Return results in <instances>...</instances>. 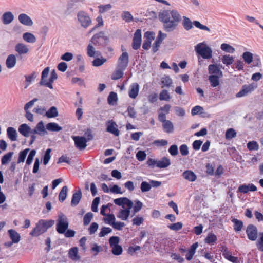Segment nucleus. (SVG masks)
<instances>
[{
  "label": "nucleus",
  "instance_id": "1",
  "mask_svg": "<svg viewBox=\"0 0 263 263\" xmlns=\"http://www.w3.org/2000/svg\"><path fill=\"white\" fill-rule=\"evenodd\" d=\"M159 18L163 23L164 30L170 32L175 29L181 16L176 10H163L159 13Z\"/></svg>",
  "mask_w": 263,
  "mask_h": 263
},
{
  "label": "nucleus",
  "instance_id": "2",
  "mask_svg": "<svg viewBox=\"0 0 263 263\" xmlns=\"http://www.w3.org/2000/svg\"><path fill=\"white\" fill-rule=\"evenodd\" d=\"M114 202L116 205L121 206L117 216L122 220H126L128 219L130 213V210L133 207V202L125 197L119 198L114 199Z\"/></svg>",
  "mask_w": 263,
  "mask_h": 263
},
{
  "label": "nucleus",
  "instance_id": "3",
  "mask_svg": "<svg viewBox=\"0 0 263 263\" xmlns=\"http://www.w3.org/2000/svg\"><path fill=\"white\" fill-rule=\"evenodd\" d=\"M55 221L53 220H40L36 224L35 228L30 233V235L37 237L44 233L49 228L54 224Z\"/></svg>",
  "mask_w": 263,
  "mask_h": 263
},
{
  "label": "nucleus",
  "instance_id": "4",
  "mask_svg": "<svg viewBox=\"0 0 263 263\" xmlns=\"http://www.w3.org/2000/svg\"><path fill=\"white\" fill-rule=\"evenodd\" d=\"M194 48L196 54L204 59H210L212 57V50L205 41L197 44Z\"/></svg>",
  "mask_w": 263,
  "mask_h": 263
},
{
  "label": "nucleus",
  "instance_id": "5",
  "mask_svg": "<svg viewBox=\"0 0 263 263\" xmlns=\"http://www.w3.org/2000/svg\"><path fill=\"white\" fill-rule=\"evenodd\" d=\"M69 222L67 217L62 212H59L57 220L56 230L60 234H64L67 230Z\"/></svg>",
  "mask_w": 263,
  "mask_h": 263
},
{
  "label": "nucleus",
  "instance_id": "6",
  "mask_svg": "<svg viewBox=\"0 0 263 263\" xmlns=\"http://www.w3.org/2000/svg\"><path fill=\"white\" fill-rule=\"evenodd\" d=\"M182 24L184 28L187 31L192 29L193 27V25H194L196 28L200 30L210 32V28L206 26L202 25L198 21H194L193 22H192L191 20L186 16H183Z\"/></svg>",
  "mask_w": 263,
  "mask_h": 263
},
{
  "label": "nucleus",
  "instance_id": "7",
  "mask_svg": "<svg viewBox=\"0 0 263 263\" xmlns=\"http://www.w3.org/2000/svg\"><path fill=\"white\" fill-rule=\"evenodd\" d=\"M87 139L82 136H72V138L74 142L76 147L79 150H82L87 146V142L92 139V135L89 129L85 133Z\"/></svg>",
  "mask_w": 263,
  "mask_h": 263
},
{
  "label": "nucleus",
  "instance_id": "8",
  "mask_svg": "<svg viewBox=\"0 0 263 263\" xmlns=\"http://www.w3.org/2000/svg\"><path fill=\"white\" fill-rule=\"evenodd\" d=\"M77 18L83 28L86 29L92 24V20L89 15L83 10L79 11L77 13Z\"/></svg>",
  "mask_w": 263,
  "mask_h": 263
},
{
  "label": "nucleus",
  "instance_id": "9",
  "mask_svg": "<svg viewBox=\"0 0 263 263\" xmlns=\"http://www.w3.org/2000/svg\"><path fill=\"white\" fill-rule=\"evenodd\" d=\"M120 238L118 236H111L109 239V243L111 249V253L115 255H120L122 253V247L119 245Z\"/></svg>",
  "mask_w": 263,
  "mask_h": 263
},
{
  "label": "nucleus",
  "instance_id": "10",
  "mask_svg": "<svg viewBox=\"0 0 263 263\" xmlns=\"http://www.w3.org/2000/svg\"><path fill=\"white\" fill-rule=\"evenodd\" d=\"M257 87V84L255 83L244 85L242 86L241 90L236 94V97L241 98L246 96L253 92Z\"/></svg>",
  "mask_w": 263,
  "mask_h": 263
},
{
  "label": "nucleus",
  "instance_id": "11",
  "mask_svg": "<svg viewBox=\"0 0 263 263\" xmlns=\"http://www.w3.org/2000/svg\"><path fill=\"white\" fill-rule=\"evenodd\" d=\"M122 53L118 58L117 62V66L122 69H125L128 65L129 63V55L128 53L124 51L122 48Z\"/></svg>",
  "mask_w": 263,
  "mask_h": 263
},
{
  "label": "nucleus",
  "instance_id": "12",
  "mask_svg": "<svg viewBox=\"0 0 263 263\" xmlns=\"http://www.w3.org/2000/svg\"><path fill=\"white\" fill-rule=\"evenodd\" d=\"M106 131L116 136H118L120 132L118 128V125L112 120H109L106 123Z\"/></svg>",
  "mask_w": 263,
  "mask_h": 263
},
{
  "label": "nucleus",
  "instance_id": "13",
  "mask_svg": "<svg viewBox=\"0 0 263 263\" xmlns=\"http://www.w3.org/2000/svg\"><path fill=\"white\" fill-rule=\"evenodd\" d=\"M141 31L137 29L134 33L132 43V47L135 50L138 49L141 44Z\"/></svg>",
  "mask_w": 263,
  "mask_h": 263
},
{
  "label": "nucleus",
  "instance_id": "14",
  "mask_svg": "<svg viewBox=\"0 0 263 263\" xmlns=\"http://www.w3.org/2000/svg\"><path fill=\"white\" fill-rule=\"evenodd\" d=\"M246 233L249 239L254 241L257 237V229L252 224L249 225L246 229Z\"/></svg>",
  "mask_w": 263,
  "mask_h": 263
},
{
  "label": "nucleus",
  "instance_id": "15",
  "mask_svg": "<svg viewBox=\"0 0 263 263\" xmlns=\"http://www.w3.org/2000/svg\"><path fill=\"white\" fill-rule=\"evenodd\" d=\"M139 85L137 83H132L129 87L128 96L132 99L137 98L139 92Z\"/></svg>",
  "mask_w": 263,
  "mask_h": 263
},
{
  "label": "nucleus",
  "instance_id": "16",
  "mask_svg": "<svg viewBox=\"0 0 263 263\" xmlns=\"http://www.w3.org/2000/svg\"><path fill=\"white\" fill-rule=\"evenodd\" d=\"M19 22L23 25L31 26L33 23L31 18L25 13H21L18 16Z\"/></svg>",
  "mask_w": 263,
  "mask_h": 263
},
{
  "label": "nucleus",
  "instance_id": "17",
  "mask_svg": "<svg viewBox=\"0 0 263 263\" xmlns=\"http://www.w3.org/2000/svg\"><path fill=\"white\" fill-rule=\"evenodd\" d=\"M256 190V186L252 183L248 184H244L238 187V191L243 194L247 193L249 191L254 192Z\"/></svg>",
  "mask_w": 263,
  "mask_h": 263
},
{
  "label": "nucleus",
  "instance_id": "18",
  "mask_svg": "<svg viewBox=\"0 0 263 263\" xmlns=\"http://www.w3.org/2000/svg\"><path fill=\"white\" fill-rule=\"evenodd\" d=\"M208 71L210 74L216 75L219 77H222V72L217 65L211 64L208 66Z\"/></svg>",
  "mask_w": 263,
  "mask_h": 263
},
{
  "label": "nucleus",
  "instance_id": "19",
  "mask_svg": "<svg viewBox=\"0 0 263 263\" xmlns=\"http://www.w3.org/2000/svg\"><path fill=\"white\" fill-rule=\"evenodd\" d=\"M14 18V15L10 11L5 12L2 16V22L5 25L10 24L13 22Z\"/></svg>",
  "mask_w": 263,
  "mask_h": 263
},
{
  "label": "nucleus",
  "instance_id": "20",
  "mask_svg": "<svg viewBox=\"0 0 263 263\" xmlns=\"http://www.w3.org/2000/svg\"><path fill=\"white\" fill-rule=\"evenodd\" d=\"M220 60L221 62L227 66H229L234 62V58L230 54H224L221 55Z\"/></svg>",
  "mask_w": 263,
  "mask_h": 263
},
{
  "label": "nucleus",
  "instance_id": "21",
  "mask_svg": "<svg viewBox=\"0 0 263 263\" xmlns=\"http://www.w3.org/2000/svg\"><path fill=\"white\" fill-rule=\"evenodd\" d=\"M16 64V58L14 54H11L8 56L6 60V65L8 69L13 68Z\"/></svg>",
  "mask_w": 263,
  "mask_h": 263
},
{
  "label": "nucleus",
  "instance_id": "22",
  "mask_svg": "<svg viewBox=\"0 0 263 263\" xmlns=\"http://www.w3.org/2000/svg\"><path fill=\"white\" fill-rule=\"evenodd\" d=\"M9 236L11 241L14 243H17L21 240V236L18 233L13 229L9 230L8 231Z\"/></svg>",
  "mask_w": 263,
  "mask_h": 263
},
{
  "label": "nucleus",
  "instance_id": "23",
  "mask_svg": "<svg viewBox=\"0 0 263 263\" xmlns=\"http://www.w3.org/2000/svg\"><path fill=\"white\" fill-rule=\"evenodd\" d=\"M19 133L25 137H28L31 132V128L27 124H21L18 129Z\"/></svg>",
  "mask_w": 263,
  "mask_h": 263
},
{
  "label": "nucleus",
  "instance_id": "24",
  "mask_svg": "<svg viewBox=\"0 0 263 263\" xmlns=\"http://www.w3.org/2000/svg\"><path fill=\"white\" fill-rule=\"evenodd\" d=\"M182 177L189 181L193 182L197 179L196 175L192 171L186 170L182 173Z\"/></svg>",
  "mask_w": 263,
  "mask_h": 263
},
{
  "label": "nucleus",
  "instance_id": "25",
  "mask_svg": "<svg viewBox=\"0 0 263 263\" xmlns=\"http://www.w3.org/2000/svg\"><path fill=\"white\" fill-rule=\"evenodd\" d=\"M15 50L19 54H25L29 52L27 45L23 43L17 44L15 47Z\"/></svg>",
  "mask_w": 263,
  "mask_h": 263
},
{
  "label": "nucleus",
  "instance_id": "26",
  "mask_svg": "<svg viewBox=\"0 0 263 263\" xmlns=\"http://www.w3.org/2000/svg\"><path fill=\"white\" fill-rule=\"evenodd\" d=\"M222 255L225 258L233 263H239L238 258L232 256L231 253L227 249H224L222 251Z\"/></svg>",
  "mask_w": 263,
  "mask_h": 263
},
{
  "label": "nucleus",
  "instance_id": "27",
  "mask_svg": "<svg viewBox=\"0 0 263 263\" xmlns=\"http://www.w3.org/2000/svg\"><path fill=\"white\" fill-rule=\"evenodd\" d=\"M107 37L104 36V33L102 31L94 35L91 39V42L95 45H99L100 41L103 40H106Z\"/></svg>",
  "mask_w": 263,
  "mask_h": 263
},
{
  "label": "nucleus",
  "instance_id": "28",
  "mask_svg": "<svg viewBox=\"0 0 263 263\" xmlns=\"http://www.w3.org/2000/svg\"><path fill=\"white\" fill-rule=\"evenodd\" d=\"M82 197V193L79 189L77 192L72 195L71 204L72 206H76L79 203Z\"/></svg>",
  "mask_w": 263,
  "mask_h": 263
},
{
  "label": "nucleus",
  "instance_id": "29",
  "mask_svg": "<svg viewBox=\"0 0 263 263\" xmlns=\"http://www.w3.org/2000/svg\"><path fill=\"white\" fill-rule=\"evenodd\" d=\"M171 161L167 157H163L161 160H158L157 167L160 168H164L169 166Z\"/></svg>",
  "mask_w": 263,
  "mask_h": 263
},
{
  "label": "nucleus",
  "instance_id": "30",
  "mask_svg": "<svg viewBox=\"0 0 263 263\" xmlns=\"http://www.w3.org/2000/svg\"><path fill=\"white\" fill-rule=\"evenodd\" d=\"M7 135L8 137L12 141H15L17 140V132L16 129L12 127L7 129Z\"/></svg>",
  "mask_w": 263,
  "mask_h": 263
},
{
  "label": "nucleus",
  "instance_id": "31",
  "mask_svg": "<svg viewBox=\"0 0 263 263\" xmlns=\"http://www.w3.org/2000/svg\"><path fill=\"white\" fill-rule=\"evenodd\" d=\"M46 128L49 132H59L62 128L55 122H50L46 124Z\"/></svg>",
  "mask_w": 263,
  "mask_h": 263
},
{
  "label": "nucleus",
  "instance_id": "32",
  "mask_svg": "<svg viewBox=\"0 0 263 263\" xmlns=\"http://www.w3.org/2000/svg\"><path fill=\"white\" fill-rule=\"evenodd\" d=\"M23 40L29 43H34L36 42L35 36L31 33L26 32L23 34Z\"/></svg>",
  "mask_w": 263,
  "mask_h": 263
},
{
  "label": "nucleus",
  "instance_id": "33",
  "mask_svg": "<svg viewBox=\"0 0 263 263\" xmlns=\"http://www.w3.org/2000/svg\"><path fill=\"white\" fill-rule=\"evenodd\" d=\"M125 69H122V68H120L117 66V69L115 70V71L112 73L111 76V79L112 80H118L122 78L124 74V70Z\"/></svg>",
  "mask_w": 263,
  "mask_h": 263
},
{
  "label": "nucleus",
  "instance_id": "34",
  "mask_svg": "<svg viewBox=\"0 0 263 263\" xmlns=\"http://www.w3.org/2000/svg\"><path fill=\"white\" fill-rule=\"evenodd\" d=\"M68 254L69 257L73 260H77L80 259L78 255V248L76 247L71 248Z\"/></svg>",
  "mask_w": 263,
  "mask_h": 263
},
{
  "label": "nucleus",
  "instance_id": "35",
  "mask_svg": "<svg viewBox=\"0 0 263 263\" xmlns=\"http://www.w3.org/2000/svg\"><path fill=\"white\" fill-rule=\"evenodd\" d=\"M162 126L164 131L167 133H173L174 131V126L172 122L169 120L164 121L162 123Z\"/></svg>",
  "mask_w": 263,
  "mask_h": 263
},
{
  "label": "nucleus",
  "instance_id": "36",
  "mask_svg": "<svg viewBox=\"0 0 263 263\" xmlns=\"http://www.w3.org/2000/svg\"><path fill=\"white\" fill-rule=\"evenodd\" d=\"M36 128L39 135H44L47 133V129L42 121H40L36 125Z\"/></svg>",
  "mask_w": 263,
  "mask_h": 263
},
{
  "label": "nucleus",
  "instance_id": "37",
  "mask_svg": "<svg viewBox=\"0 0 263 263\" xmlns=\"http://www.w3.org/2000/svg\"><path fill=\"white\" fill-rule=\"evenodd\" d=\"M87 53L88 55L90 57H95L100 55V52L98 51H96L91 44H89L87 46Z\"/></svg>",
  "mask_w": 263,
  "mask_h": 263
},
{
  "label": "nucleus",
  "instance_id": "38",
  "mask_svg": "<svg viewBox=\"0 0 263 263\" xmlns=\"http://www.w3.org/2000/svg\"><path fill=\"white\" fill-rule=\"evenodd\" d=\"M58 112L55 107L52 106L48 111H46L45 116L49 118H54L58 116Z\"/></svg>",
  "mask_w": 263,
  "mask_h": 263
},
{
  "label": "nucleus",
  "instance_id": "39",
  "mask_svg": "<svg viewBox=\"0 0 263 263\" xmlns=\"http://www.w3.org/2000/svg\"><path fill=\"white\" fill-rule=\"evenodd\" d=\"M220 48L222 51L231 54L233 53L235 51V49L233 47L227 43L221 44L220 45Z\"/></svg>",
  "mask_w": 263,
  "mask_h": 263
},
{
  "label": "nucleus",
  "instance_id": "40",
  "mask_svg": "<svg viewBox=\"0 0 263 263\" xmlns=\"http://www.w3.org/2000/svg\"><path fill=\"white\" fill-rule=\"evenodd\" d=\"M103 220L106 224L111 226L116 220V217L113 214H108L104 217Z\"/></svg>",
  "mask_w": 263,
  "mask_h": 263
},
{
  "label": "nucleus",
  "instance_id": "41",
  "mask_svg": "<svg viewBox=\"0 0 263 263\" xmlns=\"http://www.w3.org/2000/svg\"><path fill=\"white\" fill-rule=\"evenodd\" d=\"M242 57L246 63L250 64L253 61L254 56L252 53L246 51L242 54Z\"/></svg>",
  "mask_w": 263,
  "mask_h": 263
},
{
  "label": "nucleus",
  "instance_id": "42",
  "mask_svg": "<svg viewBox=\"0 0 263 263\" xmlns=\"http://www.w3.org/2000/svg\"><path fill=\"white\" fill-rule=\"evenodd\" d=\"M219 77L216 75H210L209 80L213 87H217L219 85Z\"/></svg>",
  "mask_w": 263,
  "mask_h": 263
},
{
  "label": "nucleus",
  "instance_id": "43",
  "mask_svg": "<svg viewBox=\"0 0 263 263\" xmlns=\"http://www.w3.org/2000/svg\"><path fill=\"white\" fill-rule=\"evenodd\" d=\"M217 236L213 234L209 233L205 239V242L211 245H213L217 241Z\"/></svg>",
  "mask_w": 263,
  "mask_h": 263
},
{
  "label": "nucleus",
  "instance_id": "44",
  "mask_svg": "<svg viewBox=\"0 0 263 263\" xmlns=\"http://www.w3.org/2000/svg\"><path fill=\"white\" fill-rule=\"evenodd\" d=\"M67 192H68V188L66 186H63L59 195V200L60 202H63L67 195Z\"/></svg>",
  "mask_w": 263,
  "mask_h": 263
},
{
  "label": "nucleus",
  "instance_id": "45",
  "mask_svg": "<svg viewBox=\"0 0 263 263\" xmlns=\"http://www.w3.org/2000/svg\"><path fill=\"white\" fill-rule=\"evenodd\" d=\"M29 150L30 149L29 148H26L24 150L22 151L19 153L18 158V160H17V163H20L24 162V161L26 159V156H27L28 152L29 151Z\"/></svg>",
  "mask_w": 263,
  "mask_h": 263
},
{
  "label": "nucleus",
  "instance_id": "46",
  "mask_svg": "<svg viewBox=\"0 0 263 263\" xmlns=\"http://www.w3.org/2000/svg\"><path fill=\"white\" fill-rule=\"evenodd\" d=\"M99 13L101 14L106 12L112 8L111 4H108L105 5H101L98 7Z\"/></svg>",
  "mask_w": 263,
  "mask_h": 263
},
{
  "label": "nucleus",
  "instance_id": "47",
  "mask_svg": "<svg viewBox=\"0 0 263 263\" xmlns=\"http://www.w3.org/2000/svg\"><path fill=\"white\" fill-rule=\"evenodd\" d=\"M118 99L117 95L114 92H111L107 99L108 103L110 105H114L116 104Z\"/></svg>",
  "mask_w": 263,
  "mask_h": 263
},
{
  "label": "nucleus",
  "instance_id": "48",
  "mask_svg": "<svg viewBox=\"0 0 263 263\" xmlns=\"http://www.w3.org/2000/svg\"><path fill=\"white\" fill-rule=\"evenodd\" d=\"M232 221L234 223V229L235 231H241L243 227V222L237 219H233Z\"/></svg>",
  "mask_w": 263,
  "mask_h": 263
},
{
  "label": "nucleus",
  "instance_id": "49",
  "mask_svg": "<svg viewBox=\"0 0 263 263\" xmlns=\"http://www.w3.org/2000/svg\"><path fill=\"white\" fill-rule=\"evenodd\" d=\"M247 146L250 151H257L259 149V145L255 141H249Z\"/></svg>",
  "mask_w": 263,
  "mask_h": 263
},
{
  "label": "nucleus",
  "instance_id": "50",
  "mask_svg": "<svg viewBox=\"0 0 263 263\" xmlns=\"http://www.w3.org/2000/svg\"><path fill=\"white\" fill-rule=\"evenodd\" d=\"M171 98L170 93L166 90H162L159 94V99L161 101H168Z\"/></svg>",
  "mask_w": 263,
  "mask_h": 263
},
{
  "label": "nucleus",
  "instance_id": "51",
  "mask_svg": "<svg viewBox=\"0 0 263 263\" xmlns=\"http://www.w3.org/2000/svg\"><path fill=\"white\" fill-rule=\"evenodd\" d=\"M172 83V80L168 76H164L161 79L162 87H169Z\"/></svg>",
  "mask_w": 263,
  "mask_h": 263
},
{
  "label": "nucleus",
  "instance_id": "52",
  "mask_svg": "<svg viewBox=\"0 0 263 263\" xmlns=\"http://www.w3.org/2000/svg\"><path fill=\"white\" fill-rule=\"evenodd\" d=\"M112 232V229L109 227H102L99 233L100 237H103Z\"/></svg>",
  "mask_w": 263,
  "mask_h": 263
},
{
  "label": "nucleus",
  "instance_id": "53",
  "mask_svg": "<svg viewBox=\"0 0 263 263\" xmlns=\"http://www.w3.org/2000/svg\"><path fill=\"white\" fill-rule=\"evenodd\" d=\"M236 136V132L233 128L228 129L225 134L226 139H231Z\"/></svg>",
  "mask_w": 263,
  "mask_h": 263
},
{
  "label": "nucleus",
  "instance_id": "54",
  "mask_svg": "<svg viewBox=\"0 0 263 263\" xmlns=\"http://www.w3.org/2000/svg\"><path fill=\"white\" fill-rule=\"evenodd\" d=\"M96 21L97 22V24L96 25V26L93 28H92L91 29L90 32H92L96 29V28H97L98 27H102L104 25V21H103V18H102V16L101 15H98L97 17Z\"/></svg>",
  "mask_w": 263,
  "mask_h": 263
},
{
  "label": "nucleus",
  "instance_id": "55",
  "mask_svg": "<svg viewBox=\"0 0 263 263\" xmlns=\"http://www.w3.org/2000/svg\"><path fill=\"white\" fill-rule=\"evenodd\" d=\"M122 18L127 22H131L133 20V17L128 11H123L121 14Z\"/></svg>",
  "mask_w": 263,
  "mask_h": 263
},
{
  "label": "nucleus",
  "instance_id": "56",
  "mask_svg": "<svg viewBox=\"0 0 263 263\" xmlns=\"http://www.w3.org/2000/svg\"><path fill=\"white\" fill-rule=\"evenodd\" d=\"M111 226L114 229L121 231L125 226V224L123 222L115 220Z\"/></svg>",
  "mask_w": 263,
  "mask_h": 263
},
{
  "label": "nucleus",
  "instance_id": "57",
  "mask_svg": "<svg viewBox=\"0 0 263 263\" xmlns=\"http://www.w3.org/2000/svg\"><path fill=\"white\" fill-rule=\"evenodd\" d=\"M36 153V151L34 149H32L30 152L26 162L27 165H29L32 163V160L35 156Z\"/></svg>",
  "mask_w": 263,
  "mask_h": 263
},
{
  "label": "nucleus",
  "instance_id": "58",
  "mask_svg": "<svg viewBox=\"0 0 263 263\" xmlns=\"http://www.w3.org/2000/svg\"><path fill=\"white\" fill-rule=\"evenodd\" d=\"M51 152V149L50 148L47 149L45 152V155L43 157V164L45 165H46L48 163V162L50 159Z\"/></svg>",
  "mask_w": 263,
  "mask_h": 263
},
{
  "label": "nucleus",
  "instance_id": "59",
  "mask_svg": "<svg viewBox=\"0 0 263 263\" xmlns=\"http://www.w3.org/2000/svg\"><path fill=\"white\" fill-rule=\"evenodd\" d=\"M93 215L91 212L86 213L83 218V223L85 226L88 225L92 219Z\"/></svg>",
  "mask_w": 263,
  "mask_h": 263
},
{
  "label": "nucleus",
  "instance_id": "60",
  "mask_svg": "<svg viewBox=\"0 0 263 263\" xmlns=\"http://www.w3.org/2000/svg\"><path fill=\"white\" fill-rule=\"evenodd\" d=\"M134 205L133 206V210L134 213L138 212L142 208L143 203L138 200H136L134 202Z\"/></svg>",
  "mask_w": 263,
  "mask_h": 263
},
{
  "label": "nucleus",
  "instance_id": "61",
  "mask_svg": "<svg viewBox=\"0 0 263 263\" xmlns=\"http://www.w3.org/2000/svg\"><path fill=\"white\" fill-rule=\"evenodd\" d=\"M257 246L260 251H263V233H259L258 234Z\"/></svg>",
  "mask_w": 263,
  "mask_h": 263
},
{
  "label": "nucleus",
  "instance_id": "62",
  "mask_svg": "<svg viewBox=\"0 0 263 263\" xmlns=\"http://www.w3.org/2000/svg\"><path fill=\"white\" fill-rule=\"evenodd\" d=\"M106 61V59L103 58H96L92 61V65L95 67L103 65Z\"/></svg>",
  "mask_w": 263,
  "mask_h": 263
},
{
  "label": "nucleus",
  "instance_id": "63",
  "mask_svg": "<svg viewBox=\"0 0 263 263\" xmlns=\"http://www.w3.org/2000/svg\"><path fill=\"white\" fill-rule=\"evenodd\" d=\"M13 155L12 152H9L5 154L2 158V164H6L10 161Z\"/></svg>",
  "mask_w": 263,
  "mask_h": 263
},
{
  "label": "nucleus",
  "instance_id": "64",
  "mask_svg": "<svg viewBox=\"0 0 263 263\" xmlns=\"http://www.w3.org/2000/svg\"><path fill=\"white\" fill-rule=\"evenodd\" d=\"M140 189L142 192H148L151 189V185L149 183L143 181L141 184Z\"/></svg>",
  "mask_w": 263,
  "mask_h": 263
}]
</instances>
